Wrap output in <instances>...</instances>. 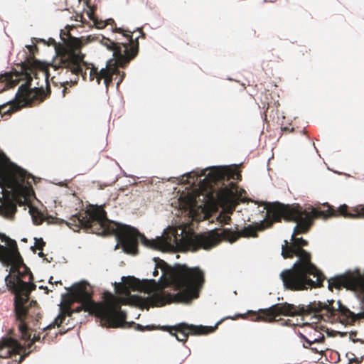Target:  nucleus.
<instances>
[{"instance_id": "f257e3e1", "label": "nucleus", "mask_w": 364, "mask_h": 364, "mask_svg": "<svg viewBox=\"0 0 364 364\" xmlns=\"http://www.w3.org/2000/svg\"><path fill=\"white\" fill-rule=\"evenodd\" d=\"M262 212L266 210L267 219L259 221V228L264 230L272 227L276 222L282 220L297 222L291 236V243L287 245V240L282 245L281 255L284 258L296 256V260L289 269H284L279 277L285 289L293 291H302L307 289L323 286L327 279L322 271L311 262V255L301 247L308 246L309 242L302 237H295V234H306L314 224L316 218L326 220L331 217H343L350 219L364 218V204L350 207L346 203L340 205L336 209L328 202L322 204L319 202L316 207L310 205L304 209L299 204H284L279 201L264 202Z\"/></svg>"}, {"instance_id": "f03ea898", "label": "nucleus", "mask_w": 364, "mask_h": 364, "mask_svg": "<svg viewBox=\"0 0 364 364\" xmlns=\"http://www.w3.org/2000/svg\"><path fill=\"white\" fill-rule=\"evenodd\" d=\"M70 219L73 223L65 221L63 219L60 220L69 227H71V225L85 227L87 231L97 235H113L116 237L117 242L114 249L116 250L117 246L120 245L125 253L132 255L138 254V249L134 237H138L145 247L152 249H157L159 246V242L162 240L161 235L156 236L155 240H149L141 233L136 228L108 219L107 212L102 205L97 207L86 216L75 213L72 215Z\"/></svg>"}, {"instance_id": "7ed1b4c3", "label": "nucleus", "mask_w": 364, "mask_h": 364, "mask_svg": "<svg viewBox=\"0 0 364 364\" xmlns=\"http://www.w3.org/2000/svg\"><path fill=\"white\" fill-rule=\"evenodd\" d=\"M155 262L152 276L157 277L159 269L161 272L158 279H142V282L151 284L154 287L159 285L163 278L172 280L176 291L173 294V301L176 303L190 304L193 300L199 297L200 290L205 282L203 271L198 267H189L186 264L174 263L173 265L159 257H153Z\"/></svg>"}, {"instance_id": "20e7f679", "label": "nucleus", "mask_w": 364, "mask_h": 364, "mask_svg": "<svg viewBox=\"0 0 364 364\" xmlns=\"http://www.w3.org/2000/svg\"><path fill=\"white\" fill-rule=\"evenodd\" d=\"M16 287L24 296L20 298L17 302L15 296L14 309L16 320L18 323L19 332L23 336L30 337L32 323L36 326L40 318V312L36 301L32 300L28 296L29 294L36 288L33 282V276L30 269L25 266L21 272H19L15 278Z\"/></svg>"}, {"instance_id": "39448f33", "label": "nucleus", "mask_w": 364, "mask_h": 364, "mask_svg": "<svg viewBox=\"0 0 364 364\" xmlns=\"http://www.w3.org/2000/svg\"><path fill=\"white\" fill-rule=\"evenodd\" d=\"M270 310L275 311L276 316H296L312 314L311 318L318 321L324 319L325 314L321 313L322 311H326L329 317L333 316L336 313L338 312L341 316L353 320L364 319V306L361 307L360 311L355 313L343 305L340 300L337 301V307L328 306L322 301H314L306 305L299 304L297 306L287 302L278 303L267 308L259 309L258 311H268Z\"/></svg>"}, {"instance_id": "423d86ee", "label": "nucleus", "mask_w": 364, "mask_h": 364, "mask_svg": "<svg viewBox=\"0 0 364 364\" xmlns=\"http://www.w3.org/2000/svg\"><path fill=\"white\" fill-rule=\"evenodd\" d=\"M230 165L210 166L201 169L200 177L218 183V199L226 205H233L245 200V191L235 181L241 180L242 176L236 171L230 169Z\"/></svg>"}, {"instance_id": "0eeeda50", "label": "nucleus", "mask_w": 364, "mask_h": 364, "mask_svg": "<svg viewBox=\"0 0 364 364\" xmlns=\"http://www.w3.org/2000/svg\"><path fill=\"white\" fill-rule=\"evenodd\" d=\"M139 37L140 36L135 38H133V41H129V43H119L116 41L119 40L118 38H116L114 41L102 36L100 43L108 50L112 51L113 58L117 60L121 68H125L138 54L139 47L138 39Z\"/></svg>"}, {"instance_id": "6e6552de", "label": "nucleus", "mask_w": 364, "mask_h": 364, "mask_svg": "<svg viewBox=\"0 0 364 364\" xmlns=\"http://www.w3.org/2000/svg\"><path fill=\"white\" fill-rule=\"evenodd\" d=\"M239 316H241L240 314H237L234 316H228L223 318H221L219 320L214 326H204L202 325L196 326L193 324H188L185 322H181L175 326V327L180 328L179 332L182 335L183 338H180L176 332L170 331V334L172 336H175L176 339L179 342H183L184 344L188 338V335H203L206 334L210 332H213L215 331V329L222 323V322L225 319H235L236 317H238Z\"/></svg>"}, {"instance_id": "1a4fd4ad", "label": "nucleus", "mask_w": 364, "mask_h": 364, "mask_svg": "<svg viewBox=\"0 0 364 364\" xmlns=\"http://www.w3.org/2000/svg\"><path fill=\"white\" fill-rule=\"evenodd\" d=\"M98 318L103 327H124L127 323V313L120 308L108 306L99 311Z\"/></svg>"}, {"instance_id": "9d476101", "label": "nucleus", "mask_w": 364, "mask_h": 364, "mask_svg": "<svg viewBox=\"0 0 364 364\" xmlns=\"http://www.w3.org/2000/svg\"><path fill=\"white\" fill-rule=\"evenodd\" d=\"M85 54L80 52H76L75 57L68 58L63 63V68L70 70L73 74L86 75V72L83 71L82 64H86L83 60Z\"/></svg>"}, {"instance_id": "9b49d317", "label": "nucleus", "mask_w": 364, "mask_h": 364, "mask_svg": "<svg viewBox=\"0 0 364 364\" xmlns=\"http://www.w3.org/2000/svg\"><path fill=\"white\" fill-rule=\"evenodd\" d=\"M107 25L111 26V31L112 33H117L121 34L123 37L126 38L128 41H133V33L141 30V28L139 27L134 28L133 30L129 28H124L123 26L118 27L117 26L114 20L112 18H109L105 20L103 26H106Z\"/></svg>"}, {"instance_id": "f8f14e48", "label": "nucleus", "mask_w": 364, "mask_h": 364, "mask_svg": "<svg viewBox=\"0 0 364 364\" xmlns=\"http://www.w3.org/2000/svg\"><path fill=\"white\" fill-rule=\"evenodd\" d=\"M350 271H347L343 274H337L330 277L328 279V287H335L336 289H341L345 287L348 284L351 282Z\"/></svg>"}, {"instance_id": "ddd939ff", "label": "nucleus", "mask_w": 364, "mask_h": 364, "mask_svg": "<svg viewBox=\"0 0 364 364\" xmlns=\"http://www.w3.org/2000/svg\"><path fill=\"white\" fill-rule=\"evenodd\" d=\"M188 213L193 220H203L207 216V208L205 204H198L191 200L188 205Z\"/></svg>"}, {"instance_id": "4468645a", "label": "nucleus", "mask_w": 364, "mask_h": 364, "mask_svg": "<svg viewBox=\"0 0 364 364\" xmlns=\"http://www.w3.org/2000/svg\"><path fill=\"white\" fill-rule=\"evenodd\" d=\"M82 282L85 283L86 286H83L81 282L75 283L72 287L75 292V298H84L88 299L90 297V291L87 288L88 282L82 280Z\"/></svg>"}, {"instance_id": "2eb2a0df", "label": "nucleus", "mask_w": 364, "mask_h": 364, "mask_svg": "<svg viewBox=\"0 0 364 364\" xmlns=\"http://www.w3.org/2000/svg\"><path fill=\"white\" fill-rule=\"evenodd\" d=\"M113 58H110L107 61L105 68L100 69L98 75L102 77H107L108 75H114L119 74L120 72L116 65L110 67L109 65L112 62Z\"/></svg>"}, {"instance_id": "dca6fc26", "label": "nucleus", "mask_w": 364, "mask_h": 364, "mask_svg": "<svg viewBox=\"0 0 364 364\" xmlns=\"http://www.w3.org/2000/svg\"><path fill=\"white\" fill-rule=\"evenodd\" d=\"M232 213V210H229V209L222 210L218 213V215L216 218L218 223L222 225L229 224L231 220L230 215H231Z\"/></svg>"}, {"instance_id": "f3484780", "label": "nucleus", "mask_w": 364, "mask_h": 364, "mask_svg": "<svg viewBox=\"0 0 364 364\" xmlns=\"http://www.w3.org/2000/svg\"><path fill=\"white\" fill-rule=\"evenodd\" d=\"M11 164H12V165L16 167V168L18 171H20V176L23 179H29V178L34 179L35 176L33 175H32L31 173H28L26 169H24L22 167L19 166L16 163L12 162Z\"/></svg>"}, {"instance_id": "a211bd4d", "label": "nucleus", "mask_w": 364, "mask_h": 364, "mask_svg": "<svg viewBox=\"0 0 364 364\" xmlns=\"http://www.w3.org/2000/svg\"><path fill=\"white\" fill-rule=\"evenodd\" d=\"M0 241L1 242H7L9 241H11L15 245V249L13 250V253L16 254V255H18V257H20L19 252L17 250L16 242L14 240H11L5 233L0 232Z\"/></svg>"}, {"instance_id": "6ab92c4d", "label": "nucleus", "mask_w": 364, "mask_h": 364, "mask_svg": "<svg viewBox=\"0 0 364 364\" xmlns=\"http://www.w3.org/2000/svg\"><path fill=\"white\" fill-rule=\"evenodd\" d=\"M131 323L134 325V328L137 331H144L145 330L152 331L155 329V326L154 324L143 326L139 323H136L134 321H132Z\"/></svg>"}, {"instance_id": "aec40b11", "label": "nucleus", "mask_w": 364, "mask_h": 364, "mask_svg": "<svg viewBox=\"0 0 364 364\" xmlns=\"http://www.w3.org/2000/svg\"><path fill=\"white\" fill-rule=\"evenodd\" d=\"M29 213L31 216L33 225H40L42 224V223L43 222V219L41 215V213H38L37 215H35L31 210H29Z\"/></svg>"}, {"instance_id": "412c9836", "label": "nucleus", "mask_w": 364, "mask_h": 364, "mask_svg": "<svg viewBox=\"0 0 364 364\" xmlns=\"http://www.w3.org/2000/svg\"><path fill=\"white\" fill-rule=\"evenodd\" d=\"M35 240V244L33 246H31V250L35 253L36 252V246L37 245L38 248H42L45 245L46 242L43 241L42 237L37 238L34 237Z\"/></svg>"}, {"instance_id": "4be33fe9", "label": "nucleus", "mask_w": 364, "mask_h": 364, "mask_svg": "<svg viewBox=\"0 0 364 364\" xmlns=\"http://www.w3.org/2000/svg\"><path fill=\"white\" fill-rule=\"evenodd\" d=\"M63 318L60 316V314H58L54 322L48 324V326L43 328V330L50 328L51 327L54 326L55 324L61 323L63 322Z\"/></svg>"}, {"instance_id": "5701e85b", "label": "nucleus", "mask_w": 364, "mask_h": 364, "mask_svg": "<svg viewBox=\"0 0 364 364\" xmlns=\"http://www.w3.org/2000/svg\"><path fill=\"white\" fill-rule=\"evenodd\" d=\"M23 349H24L23 346L21 343H18V342H14V343H13V346L11 348V350L18 354H20Z\"/></svg>"}, {"instance_id": "b1692460", "label": "nucleus", "mask_w": 364, "mask_h": 364, "mask_svg": "<svg viewBox=\"0 0 364 364\" xmlns=\"http://www.w3.org/2000/svg\"><path fill=\"white\" fill-rule=\"evenodd\" d=\"M356 334H357L356 331H351L350 332L349 340L351 341L354 343H358V342L364 343V341H363L360 338H353V336H355Z\"/></svg>"}, {"instance_id": "393cba45", "label": "nucleus", "mask_w": 364, "mask_h": 364, "mask_svg": "<svg viewBox=\"0 0 364 364\" xmlns=\"http://www.w3.org/2000/svg\"><path fill=\"white\" fill-rule=\"evenodd\" d=\"M298 336L301 340H303L304 342H306L309 345H311L313 343L312 341H311L308 338H306V336L305 335H304L302 333H301L300 331L298 332Z\"/></svg>"}, {"instance_id": "a878e982", "label": "nucleus", "mask_w": 364, "mask_h": 364, "mask_svg": "<svg viewBox=\"0 0 364 364\" xmlns=\"http://www.w3.org/2000/svg\"><path fill=\"white\" fill-rule=\"evenodd\" d=\"M350 354H351V355H352V358H348L349 361H350H350H353V362H355V363H358V364H359V363H361V361L363 360V357H364V356L363 355V356H361V357L359 358L355 357V355H354L353 353H350Z\"/></svg>"}, {"instance_id": "bb28decb", "label": "nucleus", "mask_w": 364, "mask_h": 364, "mask_svg": "<svg viewBox=\"0 0 364 364\" xmlns=\"http://www.w3.org/2000/svg\"><path fill=\"white\" fill-rule=\"evenodd\" d=\"M112 77L113 75H108L107 77H104V84L105 85L106 90H107L109 83L112 81Z\"/></svg>"}, {"instance_id": "cd10ccee", "label": "nucleus", "mask_w": 364, "mask_h": 364, "mask_svg": "<svg viewBox=\"0 0 364 364\" xmlns=\"http://www.w3.org/2000/svg\"><path fill=\"white\" fill-rule=\"evenodd\" d=\"M280 321H282V319H279ZM282 323H281L282 326H291V321L289 319H287V320H282Z\"/></svg>"}, {"instance_id": "c85d7f7f", "label": "nucleus", "mask_w": 364, "mask_h": 364, "mask_svg": "<svg viewBox=\"0 0 364 364\" xmlns=\"http://www.w3.org/2000/svg\"><path fill=\"white\" fill-rule=\"evenodd\" d=\"M323 340H324V336L323 335H322L321 336H319L318 338H314L312 341H313V343H318V342H320V341H321Z\"/></svg>"}, {"instance_id": "c756f323", "label": "nucleus", "mask_w": 364, "mask_h": 364, "mask_svg": "<svg viewBox=\"0 0 364 364\" xmlns=\"http://www.w3.org/2000/svg\"><path fill=\"white\" fill-rule=\"evenodd\" d=\"M28 353H23V354H21L18 359V363L22 362L25 359V358L28 355Z\"/></svg>"}, {"instance_id": "7c9ffc66", "label": "nucleus", "mask_w": 364, "mask_h": 364, "mask_svg": "<svg viewBox=\"0 0 364 364\" xmlns=\"http://www.w3.org/2000/svg\"><path fill=\"white\" fill-rule=\"evenodd\" d=\"M336 333H337L336 331H335L333 330H328L326 332L327 336L329 337L333 336L334 334H336Z\"/></svg>"}, {"instance_id": "2f4dec72", "label": "nucleus", "mask_w": 364, "mask_h": 364, "mask_svg": "<svg viewBox=\"0 0 364 364\" xmlns=\"http://www.w3.org/2000/svg\"><path fill=\"white\" fill-rule=\"evenodd\" d=\"M336 333L340 336V337L343 338L347 336L348 332L347 331H336Z\"/></svg>"}, {"instance_id": "473e14b6", "label": "nucleus", "mask_w": 364, "mask_h": 364, "mask_svg": "<svg viewBox=\"0 0 364 364\" xmlns=\"http://www.w3.org/2000/svg\"><path fill=\"white\" fill-rule=\"evenodd\" d=\"M326 302H324L328 306H333V303L334 302L333 299H327Z\"/></svg>"}, {"instance_id": "72a5a7b5", "label": "nucleus", "mask_w": 364, "mask_h": 364, "mask_svg": "<svg viewBox=\"0 0 364 364\" xmlns=\"http://www.w3.org/2000/svg\"><path fill=\"white\" fill-rule=\"evenodd\" d=\"M55 43V41L53 38H49L48 40V45H54Z\"/></svg>"}, {"instance_id": "f704fd0d", "label": "nucleus", "mask_w": 364, "mask_h": 364, "mask_svg": "<svg viewBox=\"0 0 364 364\" xmlns=\"http://www.w3.org/2000/svg\"><path fill=\"white\" fill-rule=\"evenodd\" d=\"M37 86H34L33 88H32L33 90H36V89H41V90H43V85H41V86L38 85V82L36 83Z\"/></svg>"}, {"instance_id": "c9c22d12", "label": "nucleus", "mask_w": 364, "mask_h": 364, "mask_svg": "<svg viewBox=\"0 0 364 364\" xmlns=\"http://www.w3.org/2000/svg\"><path fill=\"white\" fill-rule=\"evenodd\" d=\"M76 83V81L75 82H73L71 80L70 81H65L63 82V85H67V84H75Z\"/></svg>"}, {"instance_id": "e433bc0d", "label": "nucleus", "mask_w": 364, "mask_h": 364, "mask_svg": "<svg viewBox=\"0 0 364 364\" xmlns=\"http://www.w3.org/2000/svg\"><path fill=\"white\" fill-rule=\"evenodd\" d=\"M39 289H45L46 294H48V292L49 291V289H48V287H44L43 285L40 286Z\"/></svg>"}, {"instance_id": "4c0bfd02", "label": "nucleus", "mask_w": 364, "mask_h": 364, "mask_svg": "<svg viewBox=\"0 0 364 364\" xmlns=\"http://www.w3.org/2000/svg\"><path fill=\"white\" fill-rule=\"evenodd\" d=\"M42 75L45 77V82H46V85L47 86L49 85L48 82V77H47V75L46 74H44V73H43Z\"/></svg>"}, {"instance_id": "58836bf2", "label": "nucleus", "mask_w": 364, "mask_h": 364, "mask_svg": "<svg viewBox=\"0 0 364 364\" xmlns=\"http://www.w3.org/2000/svg\"><path fill=\"white\" fill-rule=\"evenodd\" d=\"M68 92V88L66 87H64L62 90V93H63V97L65 96V93Z\"/></svg>"}, {"instance_id": "ea45409f", "label": "nucleus", "mask_w": 364, "mask_h": 364, "mask_svg": "<svg viewBox=\"0 0 364 364\" xmlns=\"http://www.w3.org/2000/svg\"><path fill=\"white\" fill-rule=\"evenodd\" d=\"M24 86H25V85H24V84H23V85H21L18 87V92H17V93L16 94V95H18V93L19 92V91H20V90H21L24 87Z\"/></svg>"}, {"instance_id": "a19ab883", "label": "nucleus", "mask_w": 364, "mask_h": 364, "mask_svg": "<svg viewBox=\"0 0 364 364\" xmlns=\"http://www.w3.org/2000/svg\"><path fill=\"white\" fill-rule=\"evenodd\" d=\"M5 249H6V244L5 245L0 244V250H4Z\"/></svg>"}, {"instance_id": "79ce46f5", "label": "nucleus", "mask_w": 364, "mask_h": 364, "mask_svg": "<svg viewBox=\"0 0 364 364\" xmlns=\"http://www.w3.org/2000/svg\"><path fill=\"white\" fill-rule=\"evenodd\" d=\"M101 77H100V76H99V77H97L96 81H97V83L98 85H100V82H101Z\"/></svg>"}, {"instance_id": "37998d69", "label": "nucleus", "mask_w": 364, "mask_h": 364, "mask_svg": "<svg viewBox=\"0 0 364 364\" xmlns=\"http://www.w3.org/2000/svg\"><path fill=\"white\" fill-rule=\"evenodd\" d=\"M93 79H94V76H93L92 72L91 71L90 73V80H92Z\"/></svg>"}, {"instance_id": "c03bdc74", "label": "nucleus", "mask_w": 364, "mask_h": 364, "mask_svg": "<svg viewBox=\"0 0 364 364\" xmlns=\"http://www.w3.org/2000/svg\"><path fill=\"white\" fill-rule=\"evenodd\" d=\"M124 77H125V73H122V74L120 75L119 79H122L123 80Z\"/></svg>"}, {"instance_id": "a18cd8bd", "label": "nucleus", "mask_w": 364, "mask_h": 364, "mask_svg": "<svg viewBox=\"0 0 364 364\" xmlns=\"http://www.w3.org/2000/svg\"><path fill=\"white\" fill-rule=\"evenodd\" d=\"M193 171H194L193 170V171H191L186 172V173H184L181 174V176H185V175H188L190 173L193 172Z\"/></svg>"}, {"instance_id": "49530a36", "label": "nucleus", "mask_w": 364, "mask_h": 364, "mask_svg": "<svg viewBox=\"0 0 364 364\" xmlns=\"http://www.w3.org/2000/svg\"><path fill=\"white\" fill-rule=\"evenodd\" d=\"M38 255L40 257H43L44 254L42 251H40L38 253Z\"/></svg>"}, {"instance_id": "de8ad7c7", "label": "nucleus", "mask_w": 364, "mask_h": 364, "mask_svg": "<svg viewBox=\"0 0 364 364\" xmlns=\"http://www.w3.org/2000/svg\"><path fill=\"white\" fill-rule=\"evenodd\" d=\"M215 245H210L208 247H205L204 249L205 250H210L211 248H213Z\"/></svg>"}, {"instance_id": "09e8293b", "label": "nucleus", "mask_w": 364, "mask_h": 364, "mask_svg": "<svg viewBox=\"0 0 364 364\" xmlns=\"http://www.w3.org/2000/svg\"><path fill=\"white\" fill-rule=\"evenodd\" d=\"M170 327H171V326H162V329H163V330H164V331H166L167 328H169Z\"/></svg>"}, {"instance_id": "8fccbe9b", "label": "nucleus", "mask_w": 364, "mask_h": 364, "mask_svg": "<svg viewBox=\"0 0 364 364\" xmlns=\"http://www.w3.org/2000/svg\"><path fill=\"white\" fill-rule=\"evenodd\" d=\"M122 82V79H119V80H118V82H117V87H119V84H120Z\"/></svg>"}, {"instance_id": "3c124183", "label": "nucleus", "mask_w": 364, "mask_h": 364, "mask_svg": "<svg viewBox=\"0 0 364 364\" xmlns=\"http://www.w3.org/2000/svg\"><path fill=\"white\" fill-rule=\"evenodd\" d=\"M2 75H9V73H7V72H4V73H1V74H0V77H1Z\"/></svg>"}, {"instance_id": "603ef678", "label": "nucleus", "mask_w": 364, "mask_h": 364, "mask_svg": "<svg viewBox=\"0 0 364 364\" xmlns=\"http://www.w3.org/2000/svg\"><path fill=\"white\" fill-rule=\"evenodd\" d=\"M123 176H125V177H130L131 176V175L127 174V173L125 171H123Z\"/></svg>"}, {"instance_id": "864d4df0", "label": "nucleus", "mask_w": 364, "mask_h": 364, "mask_svg": "<svg viewBox=\"0 0 364 364\" xmlns=\"http://www.w3.org/2000/svg\"><path fill=\"white\" fill-rule=\"evenodd\" d=\"M55 183L58 184L60 186H63V181H60V182H58V183Z\"/></svg>"}, {"instance_id": "5fc2aeb1", "label": "nucleus", "mask_w": 364, "mask_h": 364, "mask_svg": "<svg viewBox=\"0 0 364 364\" xmlns=\"http://www.w3.org/2000/svg\"><path fill=\"white\" fill-rule=\"evenodd\" d=\"M311 350L316 353L318 352V350L316 348H311Z\"/></svg>"}, {"instance_id": "6e6d98bb", "label": "nucleus", "mask_w": 364, "mask_h": 364, "mask_svg": "<svg viewBox=\"0 0 364 364\" xmlns=\"http://www.w3.org/2000/svg\"><path fill=\"white\" fill-rule=\"evenodd\" d=\"M52 279H53V277L51 276V277L49 278L48 282H49V283H51V282H52Z\"/></svg>"}, {"instance_id": "4d7b16f0", "label": "nucleus", "mask_w": 364, "mask_h": 364, "mask_svg": "<svg viewBox=\"0 0 364 364\" xmlns=\"http://www.w3.org/2000/svg\"><path fill=\"white\" fill-rule=\"evenodd\" d=\"M9 274H7V275L6 276V277H5V282H7V279L9 278Z\"/></svg>"}, {"instance_id": "13d9d810", "label": "nucleus", "mask_w": 364, "mask_h": 364, "mask_svg": "<svg viewBox=\"0 0 364 364\" xmlns=\"http://www.w3.org/2000/svg\"><path fill=\"white\" fill-rule=\"evenodd\" d=\"M27 240V239L26 237H23L21 239V241H23V242H26Z\"/></svg>"}, {"instance_id": "bf43d9fd", "label": "nucleus", "mask_w": 364, "mask_h": 364, "mask_svg": "<svg viewBox=\"0 0 364 364\" xmlns=\"http://www.w3.org/2000/svg\"><path fill=\"white\" fill-rule=\"evenodd\" d=\"M40 40H41V41H42V42H43V43H46V40H45V39L41 38V39H40Z\"/></svg>"}, {"instance_id": "052dcab7", "label": "nucleus", "mask_w": 364, "mask_h": 364, "mask_svg": "<svg viewBox=\"0 0 364 364\" xmlns=\"http://www.w3.org/2000/svg\"><path fill=\"white\" fill-rule=\"evenodd\" d=\"M44 259H46L47 262H50V259L44 258Z\"/></svg>"}, {"instance_id": "680f3d73", "label": "nucleus", "mask_w": 364, "mask_h": 364, "mask_svg": "<svg viewBox=\"0 0 364 364\" xmlns=\"http://www.w3.org/2000/svg\"><path fill=\"white\" fill-rule=\"evenodd\" d=\"M44 259H46L47 262H50V259L44 258Z\"/></svg>"}, {"instance_id": "e2e57ef3", "label": "nucleus", "mask_w": 364, "mask_h": 364, "mask_svg": "<svg viewBox=\"0 0 364 364\" xmlns=\"http://www.w3.org/2000/svg\"><path fill=\"white\" fill-rule=\"evenodd\" d=\"M124 278V277H122V278H121L122 282L123 281Z\"/></svg>"}, {"instance_id": "0e129e2a", "label": "nucleus", "mask_w": 364, "mask_h": 364, "mask_svg": "<svg viewBox=\"0 0 364 364\" xmlns=\"http://www.w3.org/2000/svg\"><path fill=\"white\" fill-rule=\"evenodd\" d=\"M268 0H264V2H267Z\"/></svg>"}]
</instances>
